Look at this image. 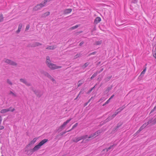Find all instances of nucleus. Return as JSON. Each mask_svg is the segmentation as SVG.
<instances>
[{
  "instance_id": "nucleus-1",
  "label": "nucleus",
  "mask_w": 156,
  "mask_h": 156,
  "mask_svg": "<svg viewBox=\"0 0 156 156\" xmlns=\"http://www.w3.org/2000/svg\"><path fill=\"white\" fill-rule=\"evenodd\" d=\"M48 141V140L47 139H44L41 141L38 145L35 146L32 149H31V151L33 153L35 151L38 150L41 146L43 145L44 143H46Z\"/></svg>"
},
{
  "instance_id": "nucleus-3",
  "label": "nucleus",
  "mask_w": 156,
  "mask_h": 156,
  "mask_svg": "<svg viewBox=\"0 0 156 156\" xmlns=\"http://www.w3.org/2000/svg\"><path fill=\"white\" fill-rule=\"evenodd\" d=\"M47 66L50 69L52 70L60 69L62 68V66H57L55 64L49 62L47 64Z\"/></svg>"
},
{
  "instance_id": "nucleus-33",
  "label": "nucleus",
  "mask_w": 156,
  "mask_h": 156,
  "mask_svg": "<svg viewBox=\"0 0 156 156\" xmlns=\"http://www.w3.org/2000/svg\"><path fill=\"white\" fill-rule=\"evenodd\" d=\"M30 28V25H28L26 26V30H29Z\"/></svg>"
},
{
  "instance_id": "nucleus-43",
  "label": "nucleus",
  "mask_w": 156,
  "mask_h": 156,
  "mask_svg": "<svg viewBox=\"0 0 156 156\" xmlns=\"http://www.w3.org/2000/svg\"><path fill=\"white\" fill-rule=\"evenodd\" d=\"M96 53V52H94L90 54V55H94Z\"/></svg>"
},
{
  "instance_id": "nucleus-8",
  "label": "nucleus",
  "mask_w": 156,
  "mask_h": 156,
  "mask_svg": "<svg viewBox=\"0 0 156 156\" xmlns=\"http://www.w3.org/2000/svg\"><path fill=\"white\" fill-rule=\"evenodd\" d=\"M72 119L71 118H70L68 119L66 121L64 122L63 124L60 126L59 129H61L60 131H61L63 128H64L66 125L68 124Z\"/></svg>"
},
{
  "instance_id": "nucleus-22",
  "label": "nucleus",
  "mask_w": 156,
  "mask_h": 156,
  "mask_svg": "<svg viewBox=\"0 0 156 156\" xmlns=\"http://www.w3.org/2000/svg\"><path fill=\"white\" fill-rule=\"evenodd\" d=\"M50 14V12H47L44 13L42 14V17H45L48 16Z\"/></svg>"
},
{
  "instance_id": "nucleus-30",
  "label": "nucleus",
  "mask_w": 156,
  "mask_h": 156,
  "mask_svg": "<svg viewBox=\"0 0 156 156\" xmlns=\"http://www.w3.org/2000/svg\"><path fill=\"white\" fill-rule=\"evenodd\" d=\"M7 82L8 83H9L10 85H12V84L11 82L9 79H8L7 80Z\"/></svg>"
},
{
  "instance_id": "nucleus-29",
  "label": "nucleus",
  "mask_w": 156,
  "mask_h": 156,
  "mask_svg": "<svg viewBox=\"0 0 156 156\" xmlns=\"http://www.w3.org/2000/svg\"><path fill=\"white\" fill-rule=\"evenodd\" d=\"M79 27V26L78 25H76L74 26H73L70 28L71 30H73L76 28Z\"/></svg>"
},
{
  "instance_id": "nucleus-39",
  "label": "nucleus",
  "mask_w": 156,
  "mask_h": 156,
  "mask_svg": "<svg viewBox=\"0 0 156 156\" xmlns=\"http://www.w3.org/2000/svg\"><path fill=\"white\" fill-rule=\"evenodd\" d=\"M137 0H132V2L133 3H136L137 2Z\"/></svg>"
},
{
  "instance_id": "nucleus-13",
  "label": "nucleus",
  "mask_w": 156,
  "mask_h": 156,
  "mask_svg": "<svg viewBox=\"0 0 156 156\" xmlns=\"http://www.w3.org/2000/svg\"><path fill=\"white\" fill-rule=\"evenodd\" d=\"M34 92L35 94L37 95V96L39 97H40L42 95V93H41L39 91H34Z\"/></svg>"
},
{
  "instance_id": "nucleus-26",
  "label": "nucleus",
  "mask_w": 156,
  "mask_h": 156,
  "mask_svg": "<svg viewBox=\"0 0 156 156\" xmlns=\"http://www.w3.org/2000/svg\"><path fill=\"white\" fill-rule=\"evenodd\" d=\"M78 125V123H76L73 126L72 128L70 130L67 131V132H69L71 130L73 129L75 127H76Z\"/></svg>"
},
{
  "instance_id": "nucleus-38",
  "label": "nucleus",
  "mask_w": 156,
  "mask_h": 156,
  "mask_svg": "<svg viewBox=\"0 0 156 156\" xmlns=\"http://www.w3.org/2000/svg\"><path fill=\"white\" fill-rule=\"evenodd\" d=\"M82 83H80V81H79L78 83V87L80 86L82 84Z\"/></svg>"
},
{
  "instance_id": "nucleus-21",
  "label": "nucleus",
  "mask_w": 156,
  "mask_h": 156,
  "mask_svg": "<svg viewBox=\"0 0 156 156\" xmlns=\"http://www.w3.org/2000/svg\"><path fill=\"white\" fill-rule=\"evenodd\" d=\"M9 94L11 95L12 96L16 97L17 96V94H16L14 92H13L11 91H10L9 92Z\"/></svg>"
},
{
  "instance_id": "nucleus-46",
  "label": "nucleus",
  "mask_w": 156,
  "mask_h": 156,
  "mask_svg": "<svg viewBox=\"0 0 156 156\" xmlns=\"http://www.w3.org/2000/svg\"><path fill=\"white\" fill-rule=\"evenodd\" d=\"M153 122L154 123H156V118L154 119L153 121Z\"/></svg>"
},
{
  "instance_id": "nucleus-32",
  "label": "nucleus",
  "mask_w": 156,
  "mask_h": 156,
  "mask_svg": "<svg viewBox=\"0 0 156 156\" xmlns=\"http://www.w3.org/2000/svg\"><path fill=\"white\" fill-rule=\"evenodd\" d=\"M0 143L3 144L4 143L2 138H0Z\"/></svg>"
},
{
  "instance_id": "nucleus-19",
  "label": "nucleus",
  "mask_w": 156,
  "mask_h": 156,
  "mask_svg": "<svg viewBox=\"0 0 156 156\" xmlns=\"http://www.w3.org/2000/svg\"><path fill=\"white\" fill-rule=\"evenodd\" d=\"M42 45V44L39 42H35L34 43L33 45L32 46L33 47H36V46H40V45Z\"/></svg>"
},
{
  "instance_id": "nucleus-51",
  "label": "nucleus",
  "mask_w": 156,
  "mask_h": 156,
  "mask_svg": "<svg viewBox=\"0 0 156 156\" xmlns=\"http://www.w3.org/2000/svg\"><path fill=\"white\" fill-rule=\"evenodd\" d=\"M4 156L2 155V156Z\"/></svg>"
},
{
  "instance_id": "nucleus-36",
  "label": "nucleus",
  "mask_w": 156,
  "mask_h": 156,
  "mask_svg": "<svg viewBox=\"0 0 156 156\" xmlns=\"http://www.w3.org/2000/svg\"><path fill=\"white\" fill-rule=\"evenodd\" d=\"M121 111V110H120V108H119L117 110L116 112H118V113L119 112H120Z\"/></svg>"
},
{
  "instance_id": "nucleus-27",
  "label": "nucleus",
  "mask_w": 156,
  "mask_h": 156,
  "mask_svg": "<svg viewBox=\"0 0 156 156\" xmlns=\"http://www.w3.org/2000/svg\"><path fill=\"white\" fill-rule=\"evenodd\" d=\"M3 18L2 14H0V22H1L3 20Z\"/></svg>"
},
{
  "instance_id": "nucleus-20",
  "label": "nucleus",
  "mask_w": 156,
  "mask_h": 156,
  "mask_svg": "<svg viewBox=\"0 0 156 156\" xmlns=\"http://www.w3.org/2000/svg\"><path fill=\"white\" fill-rule=\"evenodd\" d=\"M102 43V41H100L95 42L94 44V45H99L101 44Z\"/></svg>"
},
{
  "instance_id": "nucleus-12",
  "label": "nucleus",
  "mask_w": 156,
  "mask_h": 156,
  "mask_svg": "<svg viewBox=\"0 0 156 156\" xmlns=\"http://www.w3.org/2000/svg\"><path fill=\"white\" fill-rule=\"evenodd\" d=\"M37 139L36 138H34L33 140L31 141L29 144L28 145V147H30V145L33 144L36 142Z\"/></svg>"
},
{
  "instance_id": "nucleus-49",
  "label": "nucleus",
  "mask_w": 156,
  "mask_h": 156,
  "mask_svg": "<svg viewBox=\"0 0 156 156\" xmlns=\"http://www.w3.org/2000/svg\"><path fill=\"white\" fill-rule=\"evenodd\" d=\"M120 110H121V111L122 110V109L121 108H120Z\"/></svg>"
},
{
  "instance_id": "nucleus-45",
  "label": "nucleus",
  "mask_w": 156,
  "mask_h": 156,
  "mask_svg": "<svg viewBox=\"0 0 156 156\" xmlns=\"http://www.w3.org/2000/svg\"><path fill=\"white\" fill-rule=\"evenodd\" d=\"M83 42H80V46H81L83 44Z\"/></svg>"
},
{
  "instance_id": "nucleus-28",
  "label": "nucleus",
  "mask_w": 156,
  "mask_h": 156,
  "mask_svg": "<svg viewBox=\"0 0 156 156\" xmlns=\"http://www.w3.org/2000/svg\"><path fill=\"white\" fill-rule=\"evenodd\" d=\"M146 68H145V69H144V70H143V71L141 72V75H144L146 71Z\"/></svg>"
},
{
  "instance_id": "nucleus-24",
  "label": "nucleus",
  "mask_w": 156,
  "mask_h": 156,
  "mask_svg": "<svg viewBox=\"0 0 156 156\" xmlns=\"http://www.w3.org/2000/svg\"><path fill=\"white\" fill-rule=\"evenodd\" d=\"M49 62H51V61L50 60V57L49 56H47L46 57V63L47 64H47L49 63Z\"/></svg>"
},
{
  "instance_id": "nucleus-37",
  "label": "nucleus",
  "mask_w": 156,
  "mask_h": 156,
  "mask_svg": "<svg viewBox=\"0 0 156 156\" xmlns=\"http://www.w3.org/2000/svg\"><path fill=\"white\" fill-rule=\"evenodd\" d=\"M156 109V106H155L154 108L151 111V113H152Z\"/></svg>"
},
{
  "instance_id": "nucleus-15",
  "label": "nucleus",
  "mask_w": 156,
  "mask_h": 156,
  "mask_svg": "<svg viewBox=\"0 0 156 156\" xmlns=\"http://www.w3.org/2000/svg\"><path fill=\"white\" fill-rule=\"evenodd\" d=\"M72 11V9H67L64 10V14H68L70 13Z\"/></svg>"
},
{
  "instance_id": "nucleus-23",
  "label": "nucleus",
  "mask_w": 156,
  "mask_h": 156,
  "mask_svg": "<svg viewBox=\"0 0 156 156\" xmlns=\"http://www.w3.org/2000/svg\"><path fill=\"white\" fill-rule=\"evenodd\" d=\"M114 146V145H111L110 147H109L108 148L105 149V150H106V151H109V150H112L113 149V147Z\"/></svg>"
},
{
  "instance_id": "nucleus-34",
  "label": "nucleus",
  "mask_w": 156,
  "mask_h": 156,
  "mask_svg": "<svg viewBox=\"0 0 156 156\" xmlns=\"http://www.w3.org/2000/svg\"><path fill=\"white\" fill-rule=\"evenodd\" d=\"M110 100L109 99L105 103V104L103 105H104L108 104L110 101Z\"/></svg>"
},
{
  "instance_id": "nucleus-40",
  "label": "nucleus",
  "mask_w": 156,
  "mask_h": 156,
  "mask_svg": "<svg viewBox=\"0 0 156 156\" xmlns=\"http://www.w3.org/2000/svg\"><path fill=\"white\" fill-rule=\"evenodd\" d=\"M4 127L3 126H0V130L2 129H4Z\"/></svg>"
},
{
  "instance_id": "nucleus-16",
  "label": "nucleus",
  "mask_w": 156,
  "mask_h": 156,
  "mask_svg": "<svg viewBox=\"0 0 156 156\" xmlns=\"http://www.w3.org/2000/svg\"><path fill=\"white\" fill-rule=\"evenodd\" d=\"M23 24L22 23H20L18 26V30L16 31V32L17 33H19L20 31L21 30L22 28Z\"/></svg>"
},
{
  "instance_id": "nucleus-9",
  "label": "nucleus",
  "mask_w": 156,
  "mask_h": 156,
  "mask_svg": "<svg viewBox=\"0 0 156 156\" xmlns=\"http://www.w3.org/2000/svg\"><path fill=\"white\" fill-rule=\"evenodd\" d=\"M118 114V112H115V113L113 114L111 117H109L106 120V122H107L112 119L114 118L116 116V115Z\"/></svg>"
},
{
  "instance_id": "nucleus-44",
  "label": "nucleus",
  "mask_w": 156,
  "mask_h": 156,
  "mask_svg": "<svg viewBox=\"0 0 156 156\" xmlns=\"http://www.w3.org/2000/svg\"><path fill=\"white\" fill-rule=\"evenodd\" d=\"M114 96V95H113L112 96H111V97L109 98V99L110 100L111 99H112Z\"/></svg>"
},
{
  "instance_id": "nucleus-4",
  "label": "nucleus",
  "mask_w": 156,
  "mask_h": 156,
  "mask_svg": "<svg viewBox=\"0 0 156 156\" xmlns=\"http://www.w3.org/2000/svg\"><path fill=\"white\" fill-rule=\"evenodd\" d=\"M3 61L4 62L12 66H16L17 65V64L15 62L9 59L5 58L3 60Z\"/></svg>"
},
{
  "instance_id": "nucleus-31",
  "label": "nucleus",
  "mask_w": 156,
  "mask_h": 156,
  "mask_svg": "<svg viewBox=\"0 0 156 156\" xmlns=\"http://www.w3.org/2000/svg\"><path fill=\"white\" fill-rule=\"evenodd\" d=\"M83 93H82V91H80V92L79 93V94H78V95H77V97H76V98L75 99H76L78 98L79 97V95L80 94H82Z\"/></svg>"
},
{
  "instance_id": "nucleus-18",
  "label": "nucleus",
  "mask_w": 156,
  "mask_h": 156,
  "mask_svg": "<svg viewBox=\"0 0 156 156\" xmlns=\"http://www.w3.org/2000/svg\"><path fill=\"white\" fill-rule=\"evenodd\" d=\"M56 48V47L55 46H51L48 47L46 48L48 50H53Z\"/></svg>"
},
{
  "instance_id": "nucleus-7",
  "label": "nucleus",
  "mask_w": 156,
  "mask_h": 156,
  "mask_svg": "<svg viewBox=\"0 0 156 156\" xmlns=\"http://www.w3.org/2000/svg\"><path fill=\"white\" fill-rule=\"evenodd\" d=\"M102 132V130H99L98 131L94 133L93 134H91L88 137L89 138H93L95 137Z\"/></svg>"
},
{
  "instance_id": "nucleus-6",
  "label": "nucleus",
  "mask_w": 156,
  "mask_h": 156,
  "mask_svg": "<svg viewBox=\"0 0 156 156\" xmlns=\"http://www.w3.org/2000/svg\"><path fill=\"white\" fill-rule=\"evenodd\" d=\"M87 137V135H85L81 136L79 137H76L73 139V142H77L80 140L83 139H86Z\"/></svg>"
},
{
  "instance_id": "nucleus-35",
  "label": "nucleus",
  "mask_w": 156,
  "mask_h": 156,
  "mask_svg": "<svg viewBox=\"0 0 156 156\" xmlns=\"http://www.w3.org/2000/svg\"><path fill=\"white\" fill-rule=\"evenodd\" d=\"M88 65V63H85L84 65H83V66L85 67H87V66Z\"/></svg>"
},
{
  "instance_id": "nucleus-42",
  "label": "nucleus",
  "mask_w": 156,
  "mask_h": 156,
  "mask_svg": "<svg viewBox=\"0 0 156 156\" xmlns=\"http://www.w3.org/2000/svg\"><path fill=\"white\" fill-rule=\"evenodd\" d=\"M2 120V119L1 116H0V124L1 123Z\"/></svg>"
},
{
  "instance_id": "nucleus-48",
  "label": "nucleus",
  "mask_w": 156,
  "mask_h": 156,
  "mask_svg": "<svg viewBox=\"0 0 156 156\" xmlns=\"http://www.w3.org/2000/svg\"><path fill=\"white\" fill-rule=\"evenodd\" d=\"M93 89V88H92V89H91V90H90V91H91Z\"/></svg>"
},
{
  "instance_id": "nucleus-2",
  "label": "nucleus",
  "mask_w": 156,
  "mask_h": 156,
  "mask_svg": "<svg viewBox=\"0 0 156 156\" xmlns=\"http://www.w3.org/2000/svg\"><path fill=\"white\" fill-rule=\"evenodd\" d=\"M40 76L42 77L43 76L47 77L51 79L53 82L55 81V79L47 72L44 70H41L39 73Z\"/></svg>"
},
{
  "instance_id": "nucleus-17",
  "label": "nucleus",
  "mask_w": 156,
  "mask_h": 156,
  "mask_svg": "<svg viewBox=\"0 0 156 156\" xmlns=\"http://www.w3.org/2000/svg\"><path fill=\"white\" fill-rule=\"evenodd\" d=\"M101 21V19L100 17H96L94 20V23L96 24L98 23Z\"/></svg>"
},
{
  "instance_id": "nucleus-47",
  "label": "nucleus",
  "mask_w": 156,
  "mask_h": 156,
  "mask_svg": "<svg viewBox=\"0 0 156 156\" xmlns=\"http://www.w3.org/2000/svg\"><path fill=\"white\" fill-rule=\"evenodd\" d=\"M141 131H140V129L137 131V133H139Z\"/></svg>"
},
{
  "instance_id": "nucleus-5",
  "label": "nucleus",
  "mask_w": 156,
  "mask_h": 156,
  "mask_svg": "<svg viewBox=\"0 0 156 156\" xmlns=\"http://www.w3.org/2000/svg\"><path fill=\"white\" fill-rule=\"evenodd\" d=\"M15 110L14 108H12V107H10L8 108L2 109L0 111V113L2 114H4L9 112L11 111L13 112Z\"/></svg>"
},
{
  "instance_id": "nucleus-41",
  "label": "nucleus",
  "mask_w": 156,
  "mask_h": 156,
  "mask_svg": "<svg viewBox=\"0 0 156 156\" xmlns=\"http://www.w3.org/2000/svg\"><path fill=\"white\" fill-rule=\"evenodd\" d=\"M121 108L123 110L125 108V105H123L122 106Z\"/></svg>"
},
{
  "instance_id": "nucleus-14",
  "label": "nucleus",
  "mask_w": 156,
  "mask_h": 156,
  "mask_svg": "<svg viewBox=\"0 0 156 156\" xmlns=\"http://www.w3.org/2000/svg\"><path fill=\"white\" fill-rule=\"evenodd\" d=\"M153 49V55L156 59V45L154 46Z\"/></svg>"
},
{
  "instance_id": "nucleus-25",
  "label": "nucleus",
  "mask_w": 156,
  "mask_h": 156,
  "mask_svg": "<svg viewBox=\"0 0 156 156\" xmlns=\"http://www.w3.org/2000/svg\"><path fill=\"white\" fill-rule=\"evenodd\" d=\"M147 125V124H144L140 128V131H141L144 129Z\"/></svg>"
},
{
  "instance_id": "nucleus-50",
  "label": "nucleus",
  "mask_w": 156,
  "mask_h": 156,
  "mask_svg": "<svg viewBox=\"0 0 156 156\" xmlns=\"http://www.w3.org/2000/svg\"><path fill=\"white\" fill-rule=\"evenodd\" d=\"M90 99H90L89 100V101H90Z\"/></svg>"
},
{
  "instance_id": "nucleus-11",
  "label": "nucleus",
  "mask_w": 156,
  "mask_h": 156,
  "mask_svg": "<svg viewBox=\"0 0 156 156\" xmlns=\"http://www.w3.org/2000/svg\"><path fill=\"white\" fill-rule=\"evenodd\" d=\"M103 70V69H101V70L100 71H97L96 73H94L93 75L91 77L90 79H93L94 78V77L96 76L100 72H101Z\"/></svg>"
},
{
  "instance_id": "nucleus-10",
  "label": "nucleus",
  "mask_w": 156,
  "mask_h": 156,
  "mask_svg": "<svg viewBox=\"0 0 156 156\" xmlns=\"http://www.w3.org/2000/svg\"><path fill=\"white\" fill-rule=\"evenodd\" d=\"M20 81L23 83H24L26 84L27 86H29L30 85V83H28L26 80L23 79H20Z\"/></svg>"
}]
</instances>
